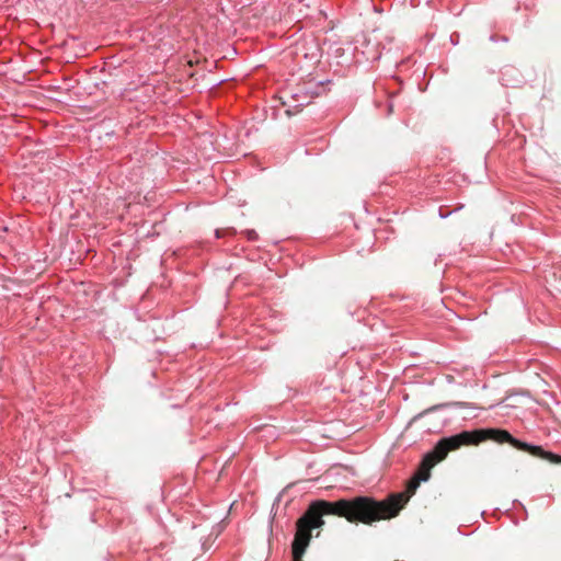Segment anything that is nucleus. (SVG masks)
<instances>
[{
    "mask_svg": "<svg viewBox=\"0 0 561 561\" xmlns=\"http://www.w3.org/2000/svg\"><path fill=\"white\" fill-rule=\"evenodd\" d=\"M216 237H217V238H220V237H221V234H220V231H219V230H217V231H216Z\"/></svg>",
    "mask_w": 561,
    "mask_h": 561,
    "instance_id": "obj_6",
    "label": "nucleus"
},
{
    "mask_svg": "<svg viewBox=\"0 0 561 561\" xmlns=\"http://www.w3.org/2000/svg\"><path fill=\"white\" fill-rule=\"evenodd\" d=\"M379 504L368 499H341L334 502L319 500L312 502L307 511L296 522V534L291 543V550L296 554H305L310 540L311 531L324 525V515H335L345 518L350 523H363L371 525L378 518Z\"/></svg>",
    "mask_w": 561,
    "mask_h": 561,
    "instance_id": "obj_1",
    "label": "nucleus"
},
{
    "mask_svg": "<svg viewBox=\"0 0 561 561\" xmlns=\"http://www.w3.org/2000/svg\"><path fill=\"white\" fill-rule=\"evenodd\" d=\"M494 440L503 444L508 443L518 450L529 453L534 457L546 459L552 463H561V456L543 450L541 446H535L513 437L510 432L501 428H481L474 431H463L459 434L442 438L434 448L428 451L414 477L421 481L428 480L431 469L438 462L443 461L449 451L459 449L462 446L478 445L484 440Z\"/></svg>",
    "mask_w": 561,
    "mask_h": 561,
    "instance_id": "obj_2",
    "label": "nucleus"
},
{
    "mask_svg": "<svg viewBox=\"0 0 561 561\" xmlns=\"http://www.w3.org/2000/svg\"><path fill=\"white\" fill-rule=\"evenodd\" d=\"M256 237V233L254 231L249 232V238L254 239Z\"/></svg>",
    "mask_w": 561,
    "mask_h": 561,
    "instance_id": "obj_5",
    "label": "nucleus"
},
{
    "mask_svg": "<svg viewBox=\"0 0 561 561\" xmlns=\"http://www.w3.org/2000/svg\"><path fill=\"white\" fill-rule=\"evenodd\" d=\"M421 480L417 477H413L408 485L407 490L404 492L400 493H392L388 495L382 501H377L374 497L369 496H356L355 499H368L377 504H379L378 508L376 510L378 518L374 519L373 523L391 519L399 515L400 511L405 506V504L409 502L412 494L415 493L416 489L420 485Z\"/></svg>",
    "mask_w": 561,
    "mask_h": 561,
    "instance_id": "obj_3",
    "label": "nucleus"
},
{
    "mask_svg": "<svg viewBox=\"0 0 561 561\" xmlns=\"http://www.w3.org/2000/svg\"><path fill=\"white\" fill-rule=\"evenodd\" d=\"M293 561H304L302 557L304 554H296V551L291 550Z\"/></svg>",
    "mask_w": 561,
    "mask_h": 561,
    "instance_id": "obj_4",
    "label": "nucleus"
}]
</instances>
